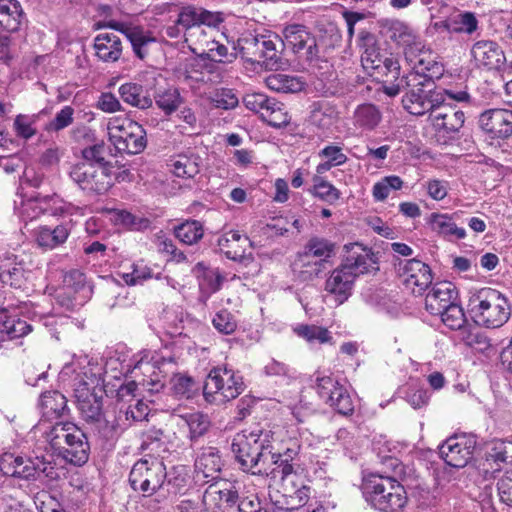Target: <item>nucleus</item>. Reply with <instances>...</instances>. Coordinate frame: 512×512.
Here are the masks:
<instances>
[{
  "label": "nucleus",
  "mask_w": 512,
  "mask_h": 512,
  "mask_svg": "<svg viewBox=\"0 0 512 512\" xmlns=\"http://www.w3.org/2000/svg\"><path fill=\"white\" fill-rule=\"evenodd\" d=\"M493 472L501 470V464H512V442L491 441L485 451V464Z\"/></svg>",
  "instance_id": "cd10ccee"
},
{
  "label": "nucleus",
  "mask_w": 512,
  "mask_h": 512,
  "mask_svg": "<svg viewBox=\"0 0 512 512\" xmlns=\"http://www.w3.org/2000/svg\"><path fill=\"white\" fill-rule=\"evenodd\" d=\"M215 107L221 109H233L238 105V97L231 89H221L213 98Z\"/></svg>",
  "instance_id": "0e129e2a"
},
{
  "label": "nucleus",
  "mask_w": 512,
  "mask_h": 512,
  "mask_svg": "<svg viewBox=\"0 0 512 512\" xmlns=\"http://www.w3.org/2000/svg\"><path fill=\"white\" fill-rule=\"evenodd\" d=\"M168 473L162 460L150 457L138 460L129 474V483L134 491L151 496L163 488Z\"/></svg>",
  "instance_id": "1a4fd4ad"
},
{
  "label": "nucleus",
  "mask_w": 512,
  "mask_h": 512,
  "mask_svg": "<svg viewBox=\"0 0 512 512\" xmlns=\"http://www.w3.org/2000/svg\"><path fill=\"white\" fill-rule=\"evenodd\" d=\"M137 370L143 373L152 371L150 376L144 377L139 382V385H141L144 390H147L150 393H159L164 388V383L159 378V375L154 371V364L150 362H138L134 367V372Z\"/></svg>",
  "instance_id": "49530a36"
},
{
  "label": "nucleus",
  "mask_w": 512,
  "mask_h": 512,
  "mask_svg": "<svg viewBox=\"0 0 512 512\" xmlns=\"http://www.w3.org/2000/svg\"><path fill=\"white\" fill-rule=\"evenodd\" d=\"M461 340L469 347L484 351L489 348V339L477 328L464 327L460 331Z\"/></svg>",
  "instance_id": "603ef678"
},
{
  "label": "nucleus",
  "mask_w": 512,
  "mask_h": 512,
  "mask_svg": "<svg viewBox=\"0 0 512 512\" xmlns=\"http://www.w3.org/2000/svg\"><path fill=\"white\" fill-rule=\"evenodd\" d=\"M457 301V292L451 282L436 283L426 295L425 308L431 315H438Z\"/></svg>",
  "instance_id": "412c9836"
},
{
  "label": "nucleus",
  "mask_w": 512,
  "mask_h": 512,
  "mask_svg": "<svg viewBox=\"0 0 512 512\" xmlns=\"http://www.w3.org/2000/svg\"><path fill=\"white\" fill-rule=\"evenodd\" d=\"M395 269L403 285L415 295H422L432 283L430 267L418 259L399 260Z\"/></svg>",
  "instance_id": "2eb2a0df"
},
{
  "label": "nucleus",
  "mask_w": 512,
  "mask_h": 512,
  "mask_svg": "<svg viewBox=\"0 0 512 512\" xmlns=\"http://www.w3.org/2000/svg\"><path fill=\"white\" fill-rule=\"evenodd\" d=\"M265 83L269 89L282 93L300 92L305 85L300 78L286 74H271L265 79Z\"/></svg>",
  "instance_id": "c9c22d12"
},
{
  "label": "nucleus",
  "mask_w": 512,
  "mask_h": 512,
  "mask_svg": "<svg viewBox=\"0 0 512 512\" xmlns=\"http://www.w3.org/2000/svg\"><path fill=\"white\" fill-rule=\"evenodd\" d=\"M171 167L175 176L193 178L200 172V157L194 153L180 154L172 161Z\"/></svg>",
  "instance_id": "e433bc0d"
},
{
  "label": "nucleus",
  "mask_w": 512,
  "mask_h": 512,
  "mask_svg": "<svg viewBox=\"0 0 512 512\" xmlns=\"http://www.w3.org/2000/svg\"><path fill=\"white\" fill-rule=\"evenodd\" d=\"M230 243L237 245L246 244L252 246V242L247 236H242L239 231L230 230L218 239V246L228 259L233 261H243L245 258V249H230Z\"/></svg>",
  "instance_id": "473e14b6"
},
{
  "label": "nucleus",
  "mask_w": 512,
  "mask_h": 512,
  "mask_svg": "<svg viewBox=\"0 0 512 512\" xmlns=\"http://www.w3.org/2000/svg\"><path fill=\"white\" fill-rule=\"evenodd\" d=\"M337 117L335 107L326 101H318L313 103L310 120L312 124L320 128H328L333 124Z\"/></svg>",
  "instance_id": "a19ab883"
},
{
  "label": "nucleus",
  "mask_w": 512,
  "mask_h": 512,
  "mask_svg": "<svg viewBox=\"0 0 512 512\" xmlns=\"http://www.w3.org/2000/svg\"><path fill=\"white\" fill-rule=\"evenodd\" d=\"M221 467L222 460L217 448H201L195 460V469L197 475L202 474L204 478H211V480H214L218 478Z\"/></svg>",
  "instance_id": "bb28decb"
},
{
  "label": "nucleus",
  "mask_w": 512,
  "mask_h": 512,
  "mask_svg": "<svg viewBox=\"0 0 512 512\" xmlns=\"http://www.w3.org/2000/svg\"><path fill=\"white\" fill-rule=\"evenodd\" d=\"M298 447H289L283 453H274L272 451L273 463L270 465L271 474L275 472L283 471L284 466H292L294 468V460L298 456Z\"/></svg>",
  "instance_id": "4d7b16f0"
},
{
  "label": "nucleus",
  "mask_w": 512,
  "mask_h": 512,
  "mask_svg": "<svg viewBox=\"0 0 512 512\" xmlns=\"http://www.w3.org/2000/svg\"><path fill=\"white\" fill-rule=\"evenodd\" d=\"M39 405L43 416L49 419L59 418L67 409V399L59 391H46L41 394Z\"/></svg>",
  "instance_id": "2f4dec72"
},
{
  "label": "nucleus",
  "mask_w": 512,
  "mask_h": 512,
  "mask_svg": "<svg viewBox=\"0 0 512 512\" xmlns=\"http://www.w3.org/2000/svg\"><path fill=\"white\" fill-rule=\"evenodd\" d=\"M121 99L139 109H147L152 106L153 100L150 96L144 95L143 86L137 83H124L119 87Z\"/></svg>",
  "instance_id": "72a5a7b5"
},
{
  "label": "nucleus",
  "mask_w": 512,
  "mask_h": 512,
  "mask_svg": "<svg viewBox=\"0 0 512 512\" xmlns=\"http://www.w3.org/2000/svg\"><path fill=\"white\" fill-rule=\"evenodd\" d=\"M497 491L501 502L512 507V470L506 471L498 480Z\"/></svg>",
  "instance_id": "e2e57ef3"
},
{
  "label": "nucleus",
  "mask_w": 512,
  "mask_h": 512,
  "mask_svg": "<svg viewBox=\"0 0 512 512\" xmlns=\"http://www.w3.org/2000/svg\"><path fill=\"white\" fill-rule=\"evenodd\" d=\"M174 234L182 243L193 245L202 239L204 229L201 222L187 220L174 228Z\"/></svg>",
  "instance_id": "ea45409f"
},
{
  "label": "nucleus",
  "mask_w": 512,
  "mask_h": 512,
  "mask_svg": "<svg viewBox=\"0 0 512 512\" xmlns=\"http://www.w3.org/2000/svg\"><path fill=\"white\" fill-rule=\"evenodd\" d=\"M31 331V326L26 321L16 317H7L5 320L0 321V337L12 340L24 335Z\"/></svg>",
  "instance_id": "a18cd8bd"
},
{
  "label": "nucleus",
  "mask_w": 512,
  "mask_h": 512,
  "mask_svg": "<svg viewBox=\"0 0 512 512\" xmlns=\"http://www.w3.org/2000/svg\"><path fill=\"white\" fill-rule=\"evenodd\" d=\"M475 322L486 328H499L511 316L508 299L496 289L483 288L470 299Z\"/></svg>",
  "instance_id": "423d86ee"
},
{
  "label": "nucleus",
  "mask_w": 512,
  "mask_h": 512,
  "mask_svg": "<svg viewBox=\"0 0 512 512\" xmlns=\"http://www.w3.org/2000/svg\"><path fill=\"white\" fill-rule=\"evenodd\" d=\"M477 446V437L473 434H455L439 446V455L453 468H464L472 459Z\"/></svg>",
  "instance_id": "4468645a"
},
{
  "label": "nucleus",
  "mask_w": 512,
  "mask_h": 512,
  "mask_svg": "<svg viewBox=\"0 0 512 512\" xmlns=\"http://www.w3.org/2000/svg\"><path fill=\"white\" fill-rule=\"evenodd\" d=\"M282 42L310 64L316 65L320 59V50L316 37L303 24H289L282 30Z\"/></svg>",
  "instance_id": "f8f14e48"
},
{
  "label": "nucleus",
  "mask_w": 512,
  "mask_h": 512,
  "mask_svg": "<svg viewBox=\"0 0 512 512\" xmlns=\"http://www.w3.org/2000/svg\"><path fill=\"white\" fill-rule=\"evenodd\" d=\"M269 476L281 480V485L285 493L294 492L295 490L302 489V487H308L305 484L304 477L293 469L292 466L286 465L283 471L275 472V474H270Z\"/></svg>",
  "instance_id": "c03bdc74"
},
{
  "label": "nucleus",
  "mask_w": 512,
  "mask_h": 512,
  "mask_svg": "<svg viewBox=\"0 0 512 512\" xmlns=\"http://www.w3.org/2000/svg\"><path fill=\"white\" fill-rule=\"evenodd\" d=\"M113 167L78 163L70 171V177L87 193L104 194L113 186Z\"/></svg>",
  "instance_id": "9d476101"
},
{
  "label": "nucleus",
  "mask_w": 512,
  "mask_h": 512,
  "mask_svg": "<svg viewBox=\"0 0 512 512\" xmlns=\"http://www.w3.org/2000/svg\"><path fill=\"white\" fill-rule=\"evenodd\" d=\"M434 130L444 137L454 139L465 122L463 111L450 104H438L429 112Z\"/></svg>",
  "instance_id": "dca6fc26"
},
{
  "label": "nucleus",
  "mask_w": 512,
  "mask_h": 512,
  "mask_svg": "<svg viewBox=\"0 0 512 512\" xmlns=\"http://www.w3.org/2000/svg\"><path fill=\"white\" fill-rule=\"evenodd\" d=\"M77 406L83 418L96 426L104 438L111 437L113 428L108 426L102 413V396L88 388L76 389Z\"/></svg>",
  "instance_id": "f3484780"
},
{
  "label": "nucleus",
  "mask_w": 512,
  "mask_h": 512,
  "mask_svg": "<svg viewBox=\"0 0 512 512\" xmlns=\"http://www.w3.org/2000/svg\"><path fill=\"white\" fill-rule=\"evenodd\" d=\"M24 13L17 0H0V26L7 32H15L20 28Z\"/></svg>",
  "instance_id": "c756f323"
},
{
  "label": "nucleus",
  "mask_w": 512,
  "mask_h": 512,
  "mask_svg": "<svg viewBox=\"0 0 512 512\" xmlns=\"http://www.w3.org/2000/svg\"><path fill=\"white\" fill-rule=\"evenodd\" d=\"M70 230L71 222L60 224L54 229L46 226L40 227L37 232L36 241L43 248L53 249L67 240Z\"/></svg>",
  "instance_id": "7c9ffc66"
},
{
  "label": "nucleus",
  "mask_w": 512,
  "mask_h": 512,
  "mask_svg": "<svg viewBox=\"0 0 512 512\" xmlns=\"http://www.w3.org/2000/svg\"><path fill=\"white\" fill-rule=\"evenodd\" d=\"M154 100L158 108L167 115L176 111L182 101L178 89L172 86L158 88L154 93Z\"/></svg>",
  "instance_id": "4c0bfd02"
},
{
  "label": "nucleus",
  "mask_w": 512,
  "mask_h": 512,
  "mask_svg": "<svg viewBox=\"0 0 512 512\" xmlns=\"http://www.w3.org/2000/svg\"><path fill=\"white\" fill-rule=\"evenodd\" d=\"M242 377L227 367L213 368L204 383L203 395L207 402L222 405L238 397L244 391Z\"/></svg>",
  "instance_id": "6e6552de"
},
{
  "label": "nucleus",
  "mask_w": 512,
  "mask_h": 512,
  "mask_svg": "<svg viewBox=\"0 0 512 512\" xmlns=\"http://www.w3.org/2000/svg\"><path fill=\"white\" fill-rule=\"evenodd\" d=\"M475 66L486 70H499L506 62L502 47L492 40H480L471 48Z\"/></svg>",
  "instance_id": "aec40b11"
},
{
  "label": "nucleus",
  "mask_w": 512,
  "mask_h": 512,
  "mask_svg": "<svg viewBox=\"0 0 512 512\" xmlns=\"http://www.w3.org/2000/svg\"><path fill=\"white\" fill-rule=\"evenodd\" d=\"M272 440V431L262 428L243 431L235 436L231 449L243 471L261 476L271 474Z\"/></svg>",
  "instance_id": "f03ea898"
},
{
  "label": "nucleus",
  "mask_w": 512,
  "mask_h": 512,
  "mask_svg": "<svg viewBox=\"0 0 512 512\" xmlns=\"http://www.w3.org/2000/svg\"><path fill=\"white\" fill-rule=\"evenodd\" d=\"M63 283L67 289L78 292L85 287L86 277L80 270H71L65 274Z\"/></svg>",
  "instance_id": "338daca9"
},
{
  "label": "nucleus",
  "mask_w": 512,
  "mask_h": 512,
  "mask_svg": "<svg viewBox=\"0 0 512 512\" xmlns=\"http://www.w3.org/2000/svg\"><path fill=\"white\" fill-rule=\"evenodd\" d=\"M159 278L160 274L154 275L152 269L144 264L143 261L133 263L131 271L122 274V279L129 286H134L151 278Z\"/></svg>",
  "instance_id": "09e8293b"
},
{
  "label": "nucleus",
  "mask_w": 512,
  "mask_h": 512,
  "mask_svg": "<svg viewBox=\"0 0 512 512\" xmlns=\"http://www.w3.org/2000/svg\"><path fill=\"white\" fill-rule=\"evenodd\" d=\"M452 33L472 34L478 29V20L472 12H461L450 17Z\"/></svg>",
  "instance_id": "3c124183"
},
{
  "label": "nucleus",
  "mask_w": 512,
  "mask_h": 512,
  "mask_svg": "<svg viewBox=\"0 0 512 512\" xmlns=\"http://www.w3.org/2000/svg\"><path fill=\"white\" fill-rule=\"evenodd\" d=\"M296 332L310 343L318 342L323 344L330 342L332 339L330 332L326 328L316 325H302L297 328Z\"/></svg>",
  "instance_id": "864d4df0"
},
{
  "label": "nucleus",
  "mask_w": 512,
  "mask_h": 512,
  "mask_svg": "<svg viewBox=\"0 0 512 512\" xmlns=\"http://www.w3.org/2000/svg\"><path fill=\"white\" fill-rule=\"evenodd\" d=\"M177 24L185 30L186 41L193 39L202 31L198 22V8L193 6L185 7L178 15Z\"/></svg>",
  "instance_id": "79ce46f5"
},
{
  "label": "nucleus",
  "mask_w": 512,
  "mask_h": 512,
  "mask_svg": "<svg viewBox=\"0 0 512 512\" xmlns=\"http://www.w3.org/2000/svg\"><path fill=\"white\" fill-rule=\"evenodd\" d=\"M214 327L223 334H232L237 324L232 314L227 310L218 312L212 320Z\"/></svg>",
  "instance_id": "052dcab7"
},
{
  "label": "nucleus",
  "mask_w": 512,
  "mask_h": 512,
  "mask_svg": "<svg viewBox=\"0 0 512 512\" xmlns=\"http://www.w3.org/2000/svg\"><path fill=\"white\" fill-rule=\"evenodd\" d=\"M74 120V109L71 106H64L56 113L53 120L45 125L47 132H59L70 126Z\"/></svg>",
  "instance_id": "6e6d98bb"
},
{
  "label": "nucleus",
  "mask_w": 512,
  "mask_h": 512,
  "mask_svg": "<svg viewBox=\"0 0 512 512\" xmlns=\"http://www.w3.org/2000/svg\"><path fill=\"white\" fill-rule=\"evenodd\" d=\"M96 56L103 62L113 63L120 59L123 51L121 39L114 33H100L94 39Z\"/></svg>",
  "instance_id": "b1692460"
},
{
  "label": "nucleus",
  "mask_w": 512,
  "mask_h": 512,
  "mask_svg": "<svg viewBox=\"0 0 512 512\" xmlns=\"http://www.w3.org/2000/svg\"><path fill=\"white\" fill-rule=\"evenodd\" d=\"M0 470L6 476H12L22 479H34L37 477V468H35V459L15 456L6 453L0 460Z\"/></svg>",
  "instance_id": "5701e85b"
},
{
  "label": "nucleus",
  "mask_w": 512,
  "mask_h": 512,
  "mask_svg": "<svg viewBox=\"0 0 512 512\" xmlns=\"http://www.w3.org/2000/svg\"><path fill=\"white\" fill-rule=\"evenodd\" d=\"M277 35L244 34L238 40L242 58L268 70H278L282 66L280 52L276 48Z\"/></svg>",
  "instance_id": "0eeeda50"
},
{
  "label": "nucleus",
  "mask_w": 512,
  "mask_h": 512,
  "mask_svg": "<svg viewBox=\"0 0 512 512\" xmlns=\"http://www.w3.org/2000/svg\"><path fill=\"white\" fill-rule=\"evenodd\" d=\"M312 257L306 252H299L292 264V270L297 279L301 282H308L323 271L324 264L321 261H312Z\"/></svg>",
  "instance_id": "c85d7f7f"
},
{
  "label": "nucleus",
  "mask_w": 512,
  "mask_h": 512,
  "mask_svg": "<svg viewBox=\"0 0 512 512\" xmlns=\"http://www.w3.org/2000/svg\"><path fill=\"white\" fill-rule=\"evenodd\" d=\"M311 192L329 204L335 203L340 198V191L331 183L325 181L319 175L313 177V188Z\"/></svg>",
  "instance_id": "8fccbe9b"
},
{
  "label": "nucleus",
  "mask_w": 512,
  "mask_h": 512,
  "mask_svg": "<svg viewBox=\"0 0 512 512\" xmlns=\"http://www.w3.org/2000/svg\"><path fill=\"white\" fill-rule=\"evenodd\" d=\"M245 107L253 112L260 113L266 104H274V99L262 93H250L243 97Z\"/></svg>",
  "instance_id": "680f3d73"
},
{
  "label": "nucleus",
  "mask_w": 512,
  "mask_h": 512,
  "mask_svg": "<svg viewBox=\"0 0 512 512\" xmlns=\"http://www.w3.org/2000/svg\"><path fill=\"white\" fill-rule=\"evenodd\" d=\"M182 419L189 428V438L191 441H195L205 435L211 426L208 415L201 412L185 414L182 416Z\"/></svg>",
  "instance_id": "37998d69"
},
{
  "label": "nucleus",
  "mask_w": 512,
  "mask_h": 512,
  "mask_svg": "<svg viewBox=\"0 0 512 512\" xmlns=\"http://www.w3.org/2000/svg\"><path fill=\"white\" fill-rule=\"evenodd\" d=\"M438 315L441 316L442 322L450 329L461 331L465 327V313L456 301Z\"/></svg>",
  "instance_id": "de8ad7c7"
},
{
  "label": "nucleus",
  "mask_w": 512,
  "mask_h": 512,
  "mask_svg": "<svg viewBox=\"0 0 512 512\" xmlns=\"http://www.w3.org/2000/svg\"><path fill=\"white\" fill-rule=\"evenodd\" d=\"M478 123L491 138L506 139L512 135V110H486L480 114Z\"/></svg>",
  "instance_id": "6ab92c4d"
},
{
  "label": "nucleus",
  "mask_w": 512,
  "mask_h": 512,
  "mask_svg": "<svg viewBox=\"0 0 512 512\" xmlns=\"http://www.w3.org/2000/svg\"><path fill=\"white\" fill-rule=\"evenodd\" d=\"M363 495L379 512H398L407 503L404 486L391 476H372L363 484Z\"/></svg>",
  "instance_id": "39448f33"
},
{
  "label": "nucleus",
  "mask_w": 512,
  "mask_h": 512,
  "mask_svg": "<svg viewBox=\"0 0 512 512\" xmlns=\"http://www.w3.org/2000/svg\"><path fill=\"white\" fill-rule=\"evenodd\" d=\"M346 255L325 282V291L343 304L352 294L355 279L365 273L378 270L377 258L371 249L358 243L345 245Z\"/></svg>",
  "instance_id": "f257e3e1"
},
{
  "label": "nucleus",
  "mask_w": 512,
  "mask_h": 512,
  "mask_svg": "<svg viewBox=\"0 0 512 512\" xmlns=\"http://www.w3.org/2000/svg\"><path fill=\"white\" fill-rule=\"evenodd\" d=\"M382 118L381 112L379 109L370 103H365L359 105L353 115L354 125L364 129V130H373L380 123Z\"/></svg>",
  "instance_id": "f704fd0d"
},
{
  "label": "nucleus",
  "mask_w": 512,
  "mask_h": 512,
  "mask_svg": "<svg viewBox=\"0 0 512 512\" xmlns=\"http://www.w3.org/2000/svg\"><path fill=\"white\" fill-rule=\"evenodd\" d=\"M98 28H110L121 32L131 43L134 54L141 60L149 54V45L156 39L150 32L140 26H133L124 22L109 20L98 23Z\"/></svg>",
  "instance_id": "a211bd4d"
},
{
  "label": "nucleus",
  "mask_w": 512,
  "mask_h": 512,
  "mask_svg": "<svg viewBox=\"0 0 512 512\" xmlns=\"http://www.w3.org/2000/svg\"><path fill=\"white\" fill-rule=\"evenodd\" d=\"M81 153L84 160L82 163L113 167L112 163L105 159L106 148L103 142L88 146Z\"/></svg>",
  "instance_id": "5fc2aeb1"
},
{
  "label": "nucleus",
  "mask_w": 512,
  "mask_h": 512,
  "mask_svg": "<svg viewBox=\"0 0 512 512\" xmlns=\"http://www.w3.org/2000/svg\"><path fill=\"white\" fill-rule=\"evenodd\" d=\"M58 198L56 194L41 195L22 200L19 206H15V211L18 217L24 221H32L44 214L50 202L56 203L55 199Z\"/></svg>",
  "instance_id": "393cba45"
},
{
  "label": "nucleus",
  "mask_w": 512,
  "mask_h": 512,
  "mask_svg": "<svg viewBox=\"0 0 512 512\" xmlns=\"http://www.w3.org/2000/svg\"><path fill=\"white\" fill-rule=\"evenodd\" d=\"M407 58L413 62V68L410 72H417L429 81H434L441 78L444 73V66L441 62L437 61L436 56L430 51H420L413 60L408 53Z\"/></svg>",
  "instance_id": "a878e982"
},
{
  "label": "nucleus",
  "mask_w": 512,
  "mask_h": 512,
  "mask_svg": "<svg viewBox=\"0 0 512 512\" xmlns=\"http://www.w3.org/2000/svg\"><path fill=\"white\" fill-rule=\"evenodd\" d=\"M46 439L54 452L71 464L81 466L89 459L87 436L72 422H57L46 432Z\"/></svg>",
  "instance_id": "20e7f679"
},
{
  "label": "nucleus",
  "mask_w": 512,
  "mask_h": 512,
  "mask_svg": "<svg viewBox=\"0 0 512 512\" xmlns=\"http://www.w3.org/2000/svg\"><path fill=\"white\" fill-rule=\"evenodd\" d=\"M35 123L34 116H28L24 114H19L16 116L14 120V129L17 136L30 139L36 134V129L33 127Z\"/></svg>",
  "instance_id": "bf43d9fd"
},
{
  "label": "nucleus",
  "mask_w": 512,
  "mask_h": 512,
  "mask_svg": "<svg viewBox=\"0 0 512 512\" xmlns=\"http://www.w3.org/2000/svg\"><path fill=\"white\" fill-rule=\"evenodd\" d=\"M335 247V244L328 239L312 237L304 245L303 251L325 264L326 260L335 254Z\"/></svg>",
  "instance_id": "58836bf2"
},
{
  "label": "nucleus",
  "mask_w": 512,
  "mask_h": 512,
  "mask_svg": "<svg viewBox=\"0 0 512 512\" xmlns=\"http://www.w3.org/2000/svg\"><path fill=\"white\" fill-rule=\"evenodd\" d=\"M108 130L110 141L120 153L138 154L147 145L145 129L131 119H123L118 124H111Z\"/></svg>",
  "instance_id": "9b49d317"
},
{
  "label": "nucleus",
  "mask_w": 512,
  "mask_h": 512,
  "mask_svg": "<svg viewBox=\"0 0 512 512\" xmlns=\"http://www.w3.org/2000/svg\"><path fill=\"white\" fill-rule=\"evenodd\" d=\"M286 497V506H277L279 510H284L286 512H324V508L321 505H318L315 502V506L311 503L308 504L306 508L297 505V500L293 497L291 493H285Z\"/></svg>",
  "instance_id": "69168bd1"
},
{
  "label": "nucleus",
  "mask_w": 512,
  "mask_h": 512,
  "mask_svg": "<svg viewBox=\"0 0 512 512\" xmlns=\"http://www.w3.org/2000/svg\"><path fill=\"white\" fill-rule=\"evenodd\" d=\"M23 278V269L19 267H13L12 269L0 272V282L14 288H20L22 286Z\"/></svg>",
  "instance_id": "774afa93"
},
{
  "label": "nucleus",
  "mask_w": 512,
  "mask_h": 512,
  "mask_svg": "<svg viewBox=\"0 0 512 512\" xmlns=\"http://www.w3.org/2000/svg\"><path fill=\"white\" fill-rule=\"evenodd\" d=\"M171 384L175 395L186 398L191 397L195 386V382L192 377L180 374L172 377Z\"/></svg>",
  "instance_id": "13d9d810"
},
{
  "label": "nucleus",
  "mask_w": 512,
  "mask_h": 512,
  "mask_svg": "<svg viewBox=\"0 0 512 512\" xmlns=\"http://www.w3.org/2000/svg\"><path fill=\"white\" fill-rule=\"evenodd\" d=\"M314 388L318 396L337 413L349 416L354 412V401L348 390L331 376H317Z\"/></svg>",
  "instance_id": "ddd939ff"
},
{
  "label": "nucleus",
  "mask_w": 512,
  "mask_h": 512,
  "mask_svg": "<svg viewBox=\"0 0 512 512\" xmlns=\"http://www.w3.org/2000/svg\"><path fill=\"white\" fill-rule=\"evenodd\" d=\"M383 91L390 97L403 92V107L415 116H422L444 102L442 93L436 91L435 82L427 80L417 72H408L397 83L384 85Z\"/></svg>",
  "instance_id": "7ed1b4c3"
},
{
  "label": "nucleus",
  "mask_w": 512,
  "mask_h": 512,
  "mask_svg": "<svg viewBox=\"0 0 512 512\" xmlns=\"http://www.w3.org/2000/svg\"><path fill=\"white\" fill-rule=\"evenodd\" d=\"M458 217V212L453 214L432 213L429 225L433 232L448 241L461 240L466 237V230L457 226Z\"/></svg>",
  "instance_id": "4be33fe9"
}]
</instances>
